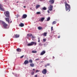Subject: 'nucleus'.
Here are the masks:
<instances>
[{
  "label": "nucleus",
  "mask_w": 77,
  "mask_h": 77,
  "mask_svg": "<svg viewBox=\"0 0 77 77\" xmlns=\"http://www.w3.org/2000/svg\"><path fill=\"white\" fill-rule=\"evenodd\" d=\"M45 51H43L41 53L40 55L42 56V55H44V54H45Z\"/></svg>",
  "instance_id": "10"
},
{
  "label": "nucleus",
  "mask_w": 77,
  "mask_h": 77,
  "mask_svg": "<svg viewBox=\"0 0 77 77\" xmlns=\"http://www.w3.org/2000/svg\"><path fill=\"white\" fill-rule=\"evenodd\" d=\"M24 63L25 65H26V64H28V63H29V61L27 60H26L24 61Z\"/></svg>",
  "instance_id": "14"
},
{
  "label": "nucleus",
  "mask_w": 77,
  "mask_h": 77,
  "mask_svg": "<svg viewBox=\"0 0 77 77\" xmlns=\"http://www.w3.org/2000/svg\"><path fill=\"white\" fill-rule=\"evenodd\" d=\"M39 45H40V46H42V43H39Z\"/></svg>",
  "instance_id": "32"
},
{
  "label": "nucleus",
  "mask_w": 77,
  "mask_h": 77,
  "mask_svg": "<svg viewBox=\"0 0 77 77\" xmlns=\"http://www.w3.org/2000/svg\"><path fill=\"white\" fill-rule=\"evenodd\" d=\"M18 2H19L18 1L17 2H16V4H17V3H18Z\"/></svg>",
  "instance_id": "42"
},
{
  "label": "nucleus",
  "mask_w": 77,
  "mask_h": 77,
  "mask_svg": "<svg viewBox=\"0 0 77 77\" xmlns=\"http://www.w3.org/2000/svg\"><path fill=\"white\" fill-rule=\"evenodd\" d=\"M40 6H40V5H37L36 6V9H38V8H39V7H40Z\"/></svg>",
  "instance_id": "20"
},
{
  "label": "nucleus",
  "mask_w": 77,
  "mask_h": 77,
  "mask_svg": "<svg viewBox=\"0 0 77 77\" xmlns=\"http://www.w3.org/2000/svg\"><path fill=\"white\" fill-rule=\"evenodd\" d=\"M32 53H37V51H32Z\"/></svg>",
  "instance_id": "27"
},
{
  "label": "nucleus",
  "mask_w": 77,
  "mask_h": 77,
  "mask_svg": "<svg viewBox=\"0 0 77 77\" xmlns=\"http://www.w3.org/2000/svg\"><path fill=\"white\" fill-rule=\"evenodd\" d=\"M65 6H66V11H70V9L71 8L70 7V5L68 4L66 2H65Z\"/></svg>",
  "instance_id": "1"
},
{
  "label": "nucleus",
  "mask_w": 77,
  "mask_h": 77,
  "mask_svg": "<svg viewBox=\"0 0 77 77\" xmlns=\"http://www.w3.org/2000/svg\"><path fill=\"white\" fill-rule=\"evenodd\" d=\"M5 20L6 21H7L8 23H9L10 22V21L9 20V19L8 18H6Z\"/></svg>",
  "instance_id": "11"
},
{
  "label": "nucleus",
  "mask_w": 77,
  "mask_h": 77,
  "mask_svg": "<svg viewBox=\"0 0 77 77\" xmlns=\"http://www.w3.org/2000/svg\"><path fill=\"white\" fill-rule=\"evenodd\" d=\"M53 26H52L51 27V31H52L53 30Z\"/></svg>",
  "instance_id": "31"
},
{
  "label": "nucleus",
  "mask_w": 77,
  "mask_h": 77,
  "mask_svg": "<svg viewBox=\"0 0 77 77\" xmlns=\"http://www.w3.org/2000/svg\"><path fill=\"white\" fill-rule=\"evenodd\" d=\"M0 23L1 24H3V27H4V28L5 29H6L7 28V26H8V24H7L5 23V22L2 21H0Z\"/></svg>",
  "instance_id": "3"
},
{
  "label": "nucleus",
  "mask_w": 77,
  "mask_h": 77,
  "mask_svg": "<svg viewBox=\"0 0 77 77\" xmlns=\"http://www.w3.org/2000/svg\"><path fill=\"white\" fill-rule=\"evenodd\" d=\"M50 63H47V65H46L45 66V67H47V66H50Z\"/></svg>",
  "instance_id": "23"
},
{
  "label": "nucleus",
  "mask_w": 77,
  "mask_h": 77,
  "mask_svg": "<svg viewBox=\"0 0 77 77\" xmlns=\"http://www.w3.org/2000/svg\"><path fill=\"white\" fill-rule=\"evenodd\" d=\"M47 72V69H43V71H42V73H43V74H46Z\"/></svg>",
  "instance_id": "6"
},
{
  "label": "nucleus",
  "mask_w": 77,
  "mask_h": 77,
  "mask_svg": "<svg viewBox=\"0 0 77 77\" xmlns=\"http://www.w3.org/2000/svg\"><path fill=\"white\" fill-rule=\"evenodd\" d=\"M63 0V1H64V0Z\"/></svg>",
  "instance_id": "48"
},
{
  "label": "nucleus",
  "mask_w": 77,
  "mask_h": 77,
  "mask_svg": "<svg viewBox=\"0 0 77 77\" xmlns=\"http://www.w3.org/2000/svg\"><path fill=\"white\" fill-rule=\"evenodd\" d=\"M53 6L51 5H50L49 7L48 8V14H50V11H53Z\"/></svg>",
  "instance_id": "2"
},
{
  "label": "nucleus",
  "mask_w": 77,
  "mask_h": 77,
  "mask_svg": "<svg viewBox=\"0 0 77 77\" xmlns=\"http://www.w3.org/2000/svg\"><path fill=\"white\" fill-rule=\"evenodd\" d=\"M29 63H32L33 62V61L32 60H29Z\"/></svg>",
  "instance_id": "25"
},
{
  "label": "nucleus",
  "mask_w": 77,
  "mask_h": 77,
  "mask_svg": "<svg viewBox=\"0 0 77 77\" xmlns=\"http://www.w3.org/2000/svg\"><path fill=\"white\" fill-rule=\"evenodd\" d=\"M19 26H20V27H23L24 26V24L23 23H21L19 25Z\"/></svg>",
  "instance_id": "13"
},
{
  "label": "nucleus",
  "mask_w": 77,
  "mask_h": 77,
  "mask_svg": "<svg viewBox=\"0 0 77 77\" xmlns=\"http://www.w3.org/2000/svg\"><path fill=\"white\" fill-rule=\"evenodd\" d=\"M4 14H5V17L9 18L10 17V14H9V12L8 11H6L5 12H4Z\"/></svg>",
  "instance_id": "4"
},
{
  "label": "nucleus",
  "mask_w": 77,
  "mask_h": 77,
  "mask_svg": "<svg viewBox=\"0 0 77 77\" xmlns=\"http://www.w3.org/2000/svg\"><path fill=\"white\" fill-rule=\"evenodd\" d=\"M50 17H49L47 19L46 21H50Z\"/></svg>",
  "instance_id": "21"
},
{
  "label": "nucleus",
  "mask_w": 77,
  "mask_h": 77,
  "mask_svg": "<svg viewBox=\"0 0 77 77\" xmlns=\"http://www.w3.org/2000/svg\"><path fill=\"white\" fill-rule=\"evenodd\" d=\"M42 10H44V11H45V10H47V8L45 7H44L42 8Z\"/></svg>",
  "instance_id": "18"
},
{
  "label": "nucleus",
  "mask_w": 77,
  "mask_h": 77,
  "mask_svg": "<svg viewBox=\"0 0 77 77\" xmlns=\"http://www.w3.org/2000/svg\"><path fill=\"white\" fill-rule=\"evenodd\" d=\"M0 8H2V7H3V5H0Z\"/></svg>",
  "instance_id": "35"
},
{
  "label": "nucleus",
  "mask_w": 77,
  "mask_h": 77,
  "mask_svg": "<svg viewBox=\"0 0 77 77\" xmlns=\"http://www.w3.org/2000/svg\"><path fill=\"white\" fill-rule=\"evenodd\" d=\"M37 14H41V12H37L36 13Z\"/></svg>",
  "instance_id": "30"
},
{
  "label": "nucleus",
  "mask_w": 77,
  "mask_h": 77,
  "mask_svg": "<svg viewBox=\"0 0 77 77\" xmlns=\"http://www.w3.org/2000/svg\"><path fill=\"white\" fill-rule=\"evenodd\" d=\"M32 38H34V37L33 36H32Z\"/></svg>",
  "instance_id": "43"
},
{
  "label": "nucleus",
  "mask_w": 77,
  "mask_h": 77,
  "mask_svg": "<svg viewBox=\"0 0 77 77\" xmlns=\"http://www.w3.org/2000/svg\"><path fill=\"white\" fill-rule=\"evenodd\" d=\"M35 60H39V59L38 58V59H36Z\"/></svg>",
  "instance_id": "37"
},
{
  "label": "nucleus",
  "mask_w": 77,
  "mask_h": 77,
  "mask_svg": "<svg viewBox=\"0 0 77 77\" xmlns=\"http://www.w3.org/2000/svg\"><path fill=\"white\" fill-rule=\"evenodd\" d=\"M17 18H18V16H17Z\"/></svg>",
  "instance_id": "45"
},
{
  "label": "nucleus",
  "mask_w": 77,
  "mask_h": 77,
  "mask_svg": "<svg viewBox=\"0 0 77 77\" xmlns=\"http://www.w3.org/2000/svg\"><path fill=\"white\" fill-rule=\"evenodd\" d=\"M27 17V15L26 14H24L23 15L22 17V19H24L26 18Z\"/></svg>",
  "instance_id": "8"
},
{
  "label": "nucleus",
  "mask_w": 77,
  "mask_h": 77,
  "mask_svg": "<svg viewBox=\"0 0 77 77\" xmlns=\"http://www.w3.org/2000/svg\"><path fill=\"white\" fill-rule=\"evenodd\" d=\"M49 3H51V4H54V0H50L49 2Z\"/></svg>",
  "instance_id": "7"
},
{
  "label": "nucleus",
  "mask_w": 77,
  "mask_h": 77,
  "mask_svg": "<svg viewBox=\"0 0 77 77\" xmlns=\"http://www.w3.org/2000/svg\"><path fill=\"white\" fill-rule=\"evenodd\" d=\"M0 9L1 11H4V9H3V8H2V7H0Z\"/></svg>",
  "instance_id": "28"
},
{
  "label": "nucleus",
  "mask_w": 77,
  "mask_h": 77,
  "mask_svg": "<svg viewBox=\"0 0 77 77\" xmlns=\"http://www.w3.org/2000/svg\"><path fill=\"white\" fill-rule=\"evenodd\" d=\"M34 64L33 63H31L30 64V66L31 67H34Z\"/></svg>",
  "instance_id": "16"
},
{
  "label": "nucleus",
  "mask_w": 77,
  "mask_h": 77,
  "mask_svg": "<svg viewBox=\"0 0 77 77\" xmlns=\"http://www.w3.org/2000/svg\"><path fill=\"white\" fill-rule=\"evenodd\" d=\"M43 42H45V41H46V39L44 38L43 39Z\"/></svg>",
  "instance_id": "29"
},
{
  "label": "nucleus",
  "mask_w": 77,
  "mask_h": 77,
  "mask_svg": "<svg viewBox=\"0 0 77 77\" xmlns=\"http://www.w3.org/2000/svg\"><path fill=\"white\" fill-rule=\"evenodd\" d=\"M39 72V70H37L35 72V73H36V72Z\"/></svg>",
  "instance_id": "34"
},
{
  "label": "nucleus",
  "mask_w": 77,
  "mask_h": 77,
  "mask_svg": "<svg viewBox=\"0 0 77 77\" xmlns=\"http://www.w3.org/2000/svg\"><path fill=\"white\" fill-rule=\"evenodd\" d=\"M45 20V18L44 17H43L42 18L40 19V20H39V21H44V20Z\"/></svg>",
  "instance_id": "15"
},
{
  "label": "nucleus",
  "mask_w": 77,
  "mask_h": 77,
  "mask_svg": "<svg viewBox=\"0 0 77 77\" xmlns=\"http://www.w3.org/2000/svg\"><path fill=\"white\" fill-rule=\"evenodd\" d=\"M16 51L18 52H21V49L20 48H17L16 49Z\"/></svg>",
  "instance_id": "12"
},
{
  "label": "nucleus",
  "mask_w": 77,
  "mask_h": 77,
  "mask_svg": "<svg viewBox=\"0 0 77 77\" xmlns=\"http://www.w3.org/2000/svg\"><path fill=\"white\" fill-rule=\"evenodd\" d=\"M31 75H34V74H35V72L33 71H32V72L31 73Z\"/></svg>",
  "instance_id": "24"
},
{
  "label": "nucleus",
  "mask_w": 77,
  "mask_h": 77,
  "mask_svg": "<svg viewBox=\"0 0 77 77\" xmlns=\"http://www.w3.org/2000/svg\"><path fill=\"white\" fill-rule=\"evenodd\" d=\"M52 24H53V25L54 24H56V22L55 21H54Z\"/></svg>",
  "instance_id": "26"
},
{
  "label": "nucleus",
  "mask_w": 77,
  "mask_h": 77,
  "mask_svg": "<svg viewBox=\"0 0 77 77\" xmlns=\"http://www.w3.org/2000/svg\"><path fill=\"white\" fill-rule=\"evenodd\" d=\"M7 0H4V2H6L7 1Z\"/></svg>",
  "instance_id": "39"
},
{
  "label": "nucleus",
  "mask_w": 77,
  "mask_h": 77,
  "mask_svg": "<svg viewBox=\"0 0 77 77\" xmlns=\"http://www.w3.org/2000/svg\"><path fill=\"white\" fill-rule=\"evenodd\" d=\"M23 8H26V6H24Z\"/></svg>",
  "instance_id": "41"
},
{
  "label": "nucleus",
  "mask_w": 77,
  "mask_h": 77,
  "mask_svg": "<svg viewBox=\"0 0 77 77\" xmlns=\"http://www.w3.org/2000/svg\"><path fill=\"white\" fill-rule=\"evenodd\" d=\"M32 70H33V71H35V69H32Z\"/></svg>",
  "instance_id": "40"
},
{
  "label": "nucleus",
  "mask_w": 77,
  "mask_h": 77,
  "mask_svg": "<svg viewBox=\"0 0 77 77\" xmlns=\"http://www.w3.org/2000/svg\"><path fill=\"white\" fill-rule=\"evenodd\" d=\"M18 5V4H17L16 5Z\"/></svg>",
  "instance_id": "47"
},
{
  "label": "nucleus",
  "mask_w": 77,
  "mask_h": 77,
  "mask_svg": "<svg viewBox=\"0 0 77 77\" xmlns=\"http://www.w3.org/2000/svg\"><path fill=\"white\" fill-rule=\"evenodd\" d=\"M47 32H44L42 35L45 36H47Z\"/></svg>",
  "instance_id": "17"
},
{
  "label": "nucleus",
  "mask_w": 77,
  "mask_h": 77,
  "mask_svg": "<svg viewBox=\"0 0 77 77\" xmlns=\"http://www.w3.org/2000/svg\"><path fill=\"white\" fill-rule=\"evenodd\" d=\"M60 35H59L58 36V38H60Z\"/></svg>",
  "instance_id": "38"
},
{
  "label": "nucleus",
  "mask_w": 77,
  "mask_h": 77,
  "mask_svg": "<svg viewBox=\"0 0 77 77\" xmlns=\"http://www.w3.org/2000/svg\"><path fill=\"white\" fill-rule=\"evenodd\" d=\"M38 30H42V27L39 26L38 27Z\"/></svg>",
  "instance_id": "22"
},
{
  "label": "nucleus",
  "mask_w": 77,
  "mask_h": 77,
  "mask_svg": "<svg viewBox=\"0 0 77 77\" xmlns=\"http://www.w3.org/2000/svg\"><path fill=\"white\" fill-rule=\"evenodd\" d=\"M34 44V45H36V42H32L28 44L27 46H32V45H33Z\"/></svg>",
  "instance_id": "5"
},
{
  "label": "nucleus",
  "mask_w": 77,
  "mask_h": 77,
  "mask_svg": "<svg viewBox=\"0 0 77 77\" xmlns=\"http://www.w3.org/2000/svg\"><path fill=\"white\" fill-rule=\"evenodd\" d=\"M14 38H18L20 37V35L15 34L14 35Z\"/></svg>",
  "instance_id": "9"
},
{
  "label": "nucleus",
  "mask_w": 77,
  "mask_h": 77,
  "mask_svg": "<svg viewBox=\"0 0 77 77\" xmlns=\"http://www.w3.org/2000/svg\"><path fill=\"white\" fill-rule=\"evenodd\" d=\"M10 23H12V21H11Z\"/></svg>",
  "instance_id": "46"
},
{
  "label": "nucleus",
  "mask_w": 77,
  "mask_h": 77,
  "mask_svg": "<svg viewBox=\"0 0 77 77\" xmlns=\"http://www.w3.org/2000/svg\"><path fill=\"white\" fill-rule=\"evenodd\" d=\"M38 42H40V38H38Z\"/></svg>",
  "instance_id": "33"
},
{
  "label": "nucleus",
  "mask_w": 77,
  "mask_h": 77,
  "mask_svg": "<svg viewBox=\"0 0 77 77\" xmlns=\"http://www.w3.org/2000/svg\"><path fill=\"white\" fill-rule=\"evenodd\" d=\"M29 37H30V36H33V35L32 34H28L27 35Z\"/></svg>",
  "instance_id": "19"
},
{
  "label": "nucleus",
  "mask_w": 77,
  "mask_h": 77,
  "mask_svg": "<svg viewBox=\"0 0 77 77\" xmlns=\"http://www.w3.org/2000/svg\"><path fill=\"white\" fill-rule=\"evenodd\" d=\"M53 59H54V57H53Z\"/></svg>",
  "instance_id": "44"
},
{
  "label": "nucleus",
  "mask_w": 77,
  "mask_h": 77,
  "mask_svg": "<svg viewBox=\"0 0 77 77\" xmlns=\"http://www.w3.org/2000/svg\"><path fill=\"white\" fill-rule=\"evenodd\" d=\"M24 57V55H23L20 57V58H23Z\"/></svg>",
  "instance_id": "36"
}]
</instances>
